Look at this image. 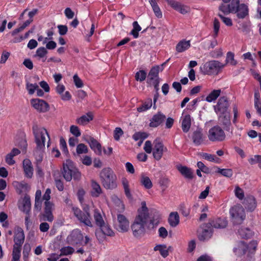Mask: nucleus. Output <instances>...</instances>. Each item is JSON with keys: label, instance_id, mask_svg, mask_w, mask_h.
Wrapping results in <instances>:
<instances>
[{"label": "nucleus", "instance_id": "nucleus-1", "mask_svg": "<svg viewBox=\"0 0 261 261\" xmlns=\"http://www.w3.org/2000/svg\"><path fill=\"white\" fill-rule=\"evenodd\" d=\"M102 186L107 190H113L117 187V176L113 170L109 167L104 168L99 173Z\"/></svg>", "mask_w": 261, "mask_h": 261}, {"label": "nucleus", "instance_id": "nucleus-2", "mask_svg": "<svg viewBox=\"0 0 261 261\" xmlns=\"http://www.w3.org/2000/svg\"><path fill=\"white\" fill-rule=\"evenodd\" d=\"M225 66L219 61L211 60L206 62L200 66V70L204 74L216 75L221 73Z\"/></svg>", "mask_w": 261, "mask_h": 261}, {"label": "nucleus", "instance_id": "nucleus-3", "mask_svg": "<svg viewBox=\"0 0 261 261\" xmlns=\"http://www.w3.org/2000/svg\"><path fill=\"white\" fill-rule=\"evenodd\" d=\"M32 130L35 137V141L37 145V149L43 150L44 148L46 135L48 139L47 143V147H48L50 139L47 130L43 127H39L37 125L33 126Z\"/></svg>", "mask_w": 261, "mask_h": 261}, {"label": "nucleus", "instance_id": "nucleus-4", "mask_svg": "<svg viewBox=\"0 0 261 261\" xmlns=\"http://www.w3.org/2000/svg\"><path fill=\"white\" fill-rule=\"evenodd\" d=\"M148 219V218H145L144 214L136 216L133 223L131 225L133 233L135 237H140L144 233L145 231V226Z\"/></svg>", "mask_w": 261, "mask_h": 261}, {"label": "nucleus", "instance_id": "nucleus-5", "mask_svg": "<svg viewBox=\"0 0 261 261\" xmlns=\"http://www.w3.org/2000/svg\"><path fill=\"white\" fill-rule=\"evenodd\" d=\"M72 211L74 216L81 223L84 224L85 226L90 227H93L88 207H85L84 208V211H82L79 207H72Z\"/></svg>", "mask_w": 261, "mask_h": 261}, {"label": "nucleus", "instance_id": "nucleus-6", "mask_svg": "<svg viewBox=\"0 0 261 261\" xmlns=\"http://www.w3.org/2000/svg\"><path fill=\"white\" fill-rule=\"evenodd\" d=\"M231 221L233 224L239 225L243 223L246 218L245 210L241 205H235L229 210Z\"/></svg>", "mask_w": 261, "mask_h": 261}, {"label": "nucleus", "instance_id": "nucleus-7", "mask_svg": "<svg viewBox=\"0 0 261 261\" xmlns=\"http://www.w3.org/2000/svg\"><path fill=\"white\" fill-rule=\"evenodd\" d=\"M208 138L212 142H221L226 138L224 129L220 125H216L211 128L208 132Z\"/></svg>", "mask_w": 261, "mask_h": 261}, {"label": "nucleus", "instance_id": "nucleus-8", "mask_svg": "<svg viewBox=\"0 0 261 261\" xmlns=\"http://www.w3.org/2000/svg\"><path fill=\"white\" fill-rule=\"evenodd\" d=\"M93 217L96 225L101 229L103 233L108 236H113L114 235L113 230L105 223L99 210L97 209L94 210Z\"/></svg>", "mask_w": 261, "mask_h": 261}, {"label": "nucleus", "instance_id": "nucleus-9", "mask_svg": "<svg viewBox=\"0 0 261 261\" xmlns=\"http://www.w3.org/2000/svg\"><path fill=\"white\" fill-rule=\"evenodd\" d=\"M24 233L21 227H17L14 233L13 251L21 253V246L24 241Z\"/></svg>", "mask_w": 261, "mask_h": 261}, {"label": "nucleus", "instance_id": "nucleus-10", "mask_svg": "<svg viewBox=\"0 0 261 261\" xmlns=\"http://www.w3.org/2000/svg\"><path fill=\"white\" fill-rule=\"evenodd\" d=\"M218 115V122L220 126L226 132H230L232 134V127H231V123L230 121V114H219Z\"/></svg>", "mask_w": 261, "mask_h": 261}, {"label": "nucleus", "instance_id": "nucleus-11", "mask_svg": "<svg viewBox=\"0 0 261 261\" xmlns=\"http://www.w3.org/2000/svg\"><path fill=\"white\" fill-rule=\"evenodd\" d=\"M168 60H169L161 65H155L151 68L147 75V77L150 82L160 81L159 73L163 71L166 63Z\"/></svg>", "mask_w": 261, "mask_h": 261}, {"label": "nucleus", "instance_id": "nucleus-12", "mask_svg": "<svg viewBox=\"0 0 261 261\" xmlns=\"http://www.w3.org/2000/svg\"><path fill=\"white\" fill-rule=\"evenodd\" d=\"M167 151V148L159 139H155L153 141L152 154L156 160L159 161L162 158L164 152Z\"/></svg>", "mask_w": 261, "mask_h": 261}, {"label": "nucleus", "instance_id": "nucleus-13", "mask_svg": "<svg viewBox=\"0 0 261 261\" xmlns=\"http://www.w3.org/2000/svg\"><path fill=\"white\" fill-rule=\"evenodd\" d=\"M229 103L226 97H220L216 106H214V111L217 115L230 113L227 111Z\"/></svg>", "mask_w": 261, "mask_h": 261}, {"label": "nucleus", "instance_id": "nucleus-14", "mask_svg": "<svg viewBox=\"0 0 261 261\" xmlns=\"http://www.w3.org/2000/svg\"><path fill=\"white\" fill-rule=\"evenodd\" d=\"M257 242L255 241L250 242L247 246L244 242H241L238 248H234L233 250L236 255H240L245 253L246 249H249L250 252L252 251L254 252L257 248Z\"/></svg>", "mask_w": 261, "mask_h": 261}, {"label": "nucleus", "instance_id": "nucleus-15", "mask_svg": "<svg viewBox=\"0 0 261 261\" xmlns=\"http://www.w3.org/2000/svg\"><path fill=\"white\" fill-rule=\"evenodd\" d=\"M84 236L79 229H73L67 237V242L69 244L75 245L81 243Z\"/></svg>", "mask_w": 261, "mask_h": 261}, {"label": "nucleus", "instance_id": "nucleus-16", "mask_svg": "<svg viewBox=\"0 0 261 261\" xmlns=\"http://www.w3.org/2000/svg\"><path fill=\"white\" fill-rule=\"evenodd\" d=\"M31 103L38 112L44 113L49 110V105L44 100L40 99H32Z\"/></svg>", "mask_w": 261, "mask_h": 261}, {"label": "nucleus", "instance_id": "nucleus-17", "mask_svg": "<svg viewBox=\"0 0 261 261\" xmlns=\"http://www.w3.org/2000/svg\"><path fill=\"white\" fill-rule=\"evenodd\" d=\"M73 168V163L70 160H67L66 162L63 164L62 173L66 181H69L72 179Z\"/></svg>", "mask_w": 261, "mask_h": 261}, {"label": "nucleus", "instance_id": "nucleus-18", "mask_svg": "<svg viewBox=\"0 0 261 261\" xmlns=\"http://www.w3.org/2000/svg\"><path fill=\"white\" fill-rule=\"evenodd\" d=\"M118 223L116 225V229L121 232H126L128 230L129 223L126 218L123 215H117Z\"/></svg>", "mask_w": 261, "mask_h": 261}, {"label": "nucleus", "instance_id": "nucleus-19", "mask_svg": "<svg viewBox=\"0 0 261 261\" xmlns=\"http://www.w3.org/2000/svg\"><path fill=\"white\" fill-rule=\"evenodd\" d=\"M192 139L196 146L203 144L205 140V136L203 133L202 129L198 128L194 130L192 135Z\"/></svg>", "mask_w": 261, "mask_h": 261}, {"label": "nucleus", "instance_id": "nucleus-20", "mask_svg": "<svg viewBox=\"0 0 261 261\" xmlns=\"http://www.w3.org/2000/svg\"><path fill=\"white\" fill-rule=\"evenodd\" d=\"M166 118V116L161 112H158L150 119L149 126L152 127H156L165 120Z\"/></svg>", "mask_w": 261, "mask_h": 261}, {"label": "nucleus", "instance_id": "nucleus-21", "mask_svg": "<svg viewBox=\"0 0 261 261\" xmlns=\"http://www.w3.org/2000/svg\"><path fill=\"white\" fill-rule=\"evenodd\" d=\"M227 225V221L225 218H218L211 220L206 226L209 228L213 227L215 228H224Z\"/></svg>", "mask_w": 261, "mask_h": 261}, {"label": "nucleus", "instance_id": "nucleus-22", "mask_svg": "<svg viewBox=\"0 0 261 261\" xmlns=\"http://www.w3.org/2000/svg\"><path fill=\"white\" fill-rule=\"evenodd\" d=\"M176 168L186 179L191 180L193 178L194 174L191 168L181 165L177 166Z\"/></svg>", "mask_w": 261, "mask_h": 261}, {"label": "nucleus", "instance_id": "nucleus-23", "mask_svg": "<svg viewBox=\"0 0 261 261\" xmlns=\"http://www.w3.org/2000/svg\"><path fill=\"white\" fill-rule=\"evenodd\" d=\"M19 209L25 214H30L31 209V203L30 197L29 195H25L23 198L21 204L18 206Z\"/></svg>", "mask_w": 261, "mask_h": 261}, {"label": "nucleus", "instance_id": "nucleus-24", "mask_svg": "<svg viewBox=\"0 0 261 261\" xmlns=\"http://www.w3.org/2000/svg\"><path fill=\"white\" fill-rule=\"evenodd\" d=\"M22 164L25 176L32 178L33 175V168L31 161L25 159L23 160Z\"/></svg>", "mask_w": 261, "mask_h": 261}, {"label": "nucleus", "instance_id": "nucleus-25", "mask_svg": "<svg viewBox=\"0 0 261 261\" xmlns=\"http://www.w3.org/2000/svg\"><path fill=\"white\" fill-rule=\"evenodd\" d=\"M20 153V150L16 148H14L11 152L6 155L5 161L7 164L10 166L15 164V161L13 158Z\"/></svg>", "mask_w": 261, "mask_h": 261}, {"label": "nucleus", "instance_id": "nucleus-26", "mask_svg": "<svg viewBox=\"0 0 261 261\" xmlns=\"http://www.w3.org/2000/svg\"><path fill=\"white\" fill-rule=\"evenodd\" d=\"M237 17L239 19H244L249 15V9L248 6L245 4H241L237 11L234 12Z\"/></svg>", "mask_w": 261, "mask_h": 261}, {"label": "nucleus", "instance_id": "nucleus-27", "mask_svg": "<svg viewBox=\"0 0 261 261\" xmlns=\"http://www.w3.org/2000/svg\"><path fill=\"white\" fill-rule=\"evenodd\" d=\"M245 208L250 212L253 211L256 207V201L253 196L247 197L245 200Z\"/></svg>", "mask_w": 261, "mask_h": 261}, {"label": "nucleus", "instance_id": "nucleus-28", "mask_svg": "<svg viewBox=\"0 0 261 261\" xmlns=\"http://www.w3.org/2000/svg\"><path fill=\"white\" fill-rule=\"evenodd\" d=\"M207 228L203 229L201 232L198 234V239L200 241H206L210 239L212 236L213 231L209 226H205Z\"/></svg>", "mask_w": 261, "mask_h": 261}, {"label": "nucleus", "instance_id": "nucleus-29", "mask_svg": "<svg viewBox=\"0 0 261 261\" xmlns=\"http://www.w3.org/2000/svg\"><path fill=\"white\" fill-rule=\"evenodd\" d=\"M89 146L92 150L94 152L100 155L102 153L101 145V144L94 138H91L89 140Z\"/></svg>", "mask_w": 261, "mask_h": 261}, {"label": "nucleus", "instance_id": "nucleus-30", "mask_svg": "<svg viewBox=\"0 0 261 261\" xmlns=\"http://www.w3.org/2000/svg\"><path fill=\"white\" fill-rule=\"evenodd\" d=\"M191 46L190 41L182 39L180 41L176 46V50L177 53H182L188 49Z\"/></svg>", "mask_w": 261, "mask_h": 261}, {"label": "nucleus", "instance_id": "nucleus-31", "mask_svg": "<svg viewBox=\"0 0 261 261\" xmlns=\"http://www.w3.org/2000/svg\"><path fill=\"white\" fill-rule=\"evenodd\" d=\"M191 126V119L190 115L187 114L183 116L181 123L182 130L184 133L189 132Z\"/></svg>", "mask_w": 261, "mask_h": 261}, {"label": "nucleus", "instance_id": "nucleus-32", "mask_svg": "<svg viewBox=\"0 0 261 261\" xmlns=\"http://www.w3.org/2000/svg\"><path fill=\"white\" fill-rule=\"evenodd\" d=\"M93 118V115L91 112H88L86 115H82L80 118L76 119V123L80 125H84Z\"/></svg>", "mask_w": 261, "mask_h": 261}, {"label": "nucleus", "instance_id": "nucleus-33", "mask_svg": "<svg viewBox=\"0 0 261 261\" xmlns=\"http://www.w3.org/2000/svg\"><path fill=\"white\" fill-rule=\"evenodd\" d=\"M169 224L172 227H176L179 223V217L177 212H171L168 218Z\"/></svg>", "mask_w": 261, "mask_h": 261}, {"label": "nucleus", "instance_id": "nucleus-34", "mask_svg": "<svg viewBox=\"0 0 261 261\" xmlns=\"http://www.w3.org/2000/svg\"><path fill=\"white\" fill-rule=\"evenodd\" d=\"M91 187L92 189L91 191L92 196L95 197H98L102 193V190L99 184L96 181L92 180Z\"/></svg>", "mask_w": 261, "mask_h": 261}, {"label": "nucleus", "instance_id": "nucleus-35", "mask_svg": "<svg viewBox=\"0 0 261 261\" xmlns=\"http://www.w3.org/2000/svg\"><path fill=\"white\" fill-rule=\"evenodd\" d=\"M140 184L146 189H150L152 187V183L149 177L142 174L140 180Z\"/></svg>", "mask_w": 261, "mask_h": 261}, {"label": "nucleus", "instance_id": "nucleus-36", "mask_svg": "<svg viewBox=\"0 0 261 261\" xmlns=\"http://www.w3.org/2000/svg\"><path fill=\"white\" fill-rule=\"evenodd\" d=\"M121 183L124 191L125 195L128 199H132V195L129 189V181L126 178L123 177L121 179Z\"/></svg>", "mask_w": 261, "mask_h": 261}, {"label": "nucleus", "instance_id": "nucleus-37", "mask_svg": "<svg viewBox=\"0 0 261 261\" xmlns=\"http://www.w3.org/2000/svg\"><path fill=\"white\" fill-rule=\"evenodd\" d=\"M154 251H159L164 258L166 257L169 255V249L167 248L166 245H158L154 247Z\"/></svg>", "mask_w": 261, "mask_h": 261}, {"label": "nucleus", "instance_id": "nucleus-38", "mask_svg": "<svg viewBox=\"0 0 261 261\" xmlns=\"http://www.w3.org/2000/svg\"><path fill=\"white\" fill-rule=\"evenodd\" d=\"M149 3L152 7L155 15L159 18H162L163 16L162 12L155 0H149Z\"/></svg>", "mask_w": 261, "mask_h": 261}, {"label": "nucleus", "instance_id": "nucleus-39", "mask_svg": "<svg viewBox=\"0 0 261 261\" xmlns=\"http://www.w3.org/2000/svg\"><path fill=\"white\" fill-rule=\"evenodd\" d=\"M239 235L244 239H248L253 236L252 231L248 228H241L238 230Z\"/></svg>", "mask_w": 261, "mask_h": 261}, {"label": "nucleus", "instance_id": "nucleus-40", "mask_svg": "<svg viewBox=\"0 0 261 261\" xmlns=\"http://www.w3.org/2000/svg\"><path fill=\"white\" fill-rule=\"evenodd\" d=\"M152 106V101L151 98H148L143 102L142 105L137 108L139 112H143L149 110Z\"/></svg>", "mask_w": 261, "mask_h": 261}, {"label": "nucleus", "instance_id": "nucleus-41", "mask_svg": "<svg viewBox=\"0 0 261 261\" xmlns=\"http://www.w3.org/2000/svg\"><path fill=\"white\" fill-rule=\"evenodd\" d=\"M133 29L131 31L130 34L133 35L134 38H137L139 37V32L141 30L142 28L137 21H134L133 23Z\"/></svg>", "mask_w": 261, "mask_h": 261}, {"label": "nucleus", "instance_id": "nucleus-42", "mask_svg": "<svg viewBox=\"0 0 261 261\" xmlns=\"http://www.w3.org/2000/svg\"><path fill=\"white\" fill-rule=\"evenodd\" d=\"M221 93V90H213L206 97V100L208 102H212L215 100Z\"/></svg>", "mask_w": 261, "mask_h": 261}, {"label": "nucleus", "instance_id": "nucleus-43", "mask_svg": "<svg viewBox=\"0 0 261 261\" xmlns=\"http://www.w3.org/2000/svg\"><path fill=\"white\" fill-rule=\"evenodd\" d=\"M54 217L53 213L51 211H44L40 218L41 221H48L51 222L54 220Z\"/></svg>", "mask_w": 261, "mask_h": 261}, {"label": "nucleus", "instance_id": "nucleus-44", "mask_svg": "<svg viewBox=\"0 0 261 261\" xmlns=\"http://www.w3.org/2000/svg\"><path fill=\"white\" fill-rule=\"evenodd\" d=\"M234 55L233 53L230 51L228 52L226 55L225 63H224V64H225V66L227 64H229L232 66L237 65V61L234 60Z\"/></svg>", "mask_w": 261, "mask_h": 261}, {"label": "nucleus", "instance_id": "nucleus-45", "mask_svg": "<svg viewBox=\"0 0 261 261\" xmlns=\"http://www.w3.org/2000/svg\"><path fill=\"white\" fill-rule=\"evenodd\" d=\"M241 4L240 3V0H231V2L228 4L229 8L231 13H234L237 11V9Z\"/></svg>", "mask_w": 261, "mask_h": 261}, {"label": "nucleus", "instance_id": "nucleus-46", "mask_svg": "<svg viewBox=\"0 0 261 261\" xmlns=\"http://www.w3.org/2000/svg\"><path fill=\"white\" fill-rule=\"evenodd\" d=\"M148 137V135L146 133L141 132H136L133 135V138L135 141L139 140L144 141Z\"/></svg>", "mask_w": 261, "mask_h": 261}, {"label": "nucleus", "instance_id": "nucleus-47", "mask_svg": "<svg viewBox=\"0 0 261 261\" xmlns=\"http://www.w3.org/2000/svg\"><path fill=\"white\" fill-rule=\"evenodd\" d=\"M76 152L78 155L87 153L88 152V148L85 144L80 143L76 146Z\"/></svg>", "mask_w": 261, "mask_h": 261}, {"label": "nucleus", "instance_id": "nucleus-48", "mask_svg": "<svg viewBox=\"0 0 261 261\" xmlns=\"http://www.w3.org/2000/svg\"><path fill=\"white\" fill-rule=\"evenodd\" d=\"M217 172L226 177H231L233 175V171L231 169L218 168Z\"/></svg>", "mask_w": 261, "mask_h": 261}, {"label": "nucleus", "instance_id": "nucleus-49", "mask_svg": "<svg viewBox=\"0 0 261 261\" xmlns=\"http://www.w3.org/2000/svg\"><path fill=\"white\" fill-rule=\"evenodd\" d=\"M220 22L218 19L215 18L213 22L214 34L213 35L214 38H216L218 35L220 30Z\"/></svg>", "mask_w": 261, "mask_h": 261}, {"label": "nucleus", "instance_id": "nucleus-50", "mask_svg": "<svg viewBox=\"0 0 261 261\" xmlns=\"http://www.w3.org/2000/svg\"><path fill=\"white\" fill-rule=\"evenodd\" d=\"M60 255H68L72 254L74 252V249L72 247L66 246L62 248L60 250Z\"/></svg>", "mask_w": 261, "mask_h": 261}, {"label": "nucleus", "instance_id": "nucleus-51", "mask_svg": "<svg viewBox=\"0 0 261 261\" xmlns=\"http://www.w3.org/2000/svg\"><path fill=\"white\" fill-rule=\"evenodd\" d=\"M38 88V85L35 83L32 84L31 83H27L26 85V88L28 91V93L30 95H32L34 93L35 90Z\"/></svg>", "mask_w": 261, "mask_h": 261}, {"label": "nucleus", "instance_id": "nucleus-52", "mask_svg": "<svg viewBox=\"0 0 261 261\" xmlns=\"http://www.w3.org/2000/svg\"><path fill=\"white\" fill-rule=\"evenodd\" d=\"M141 210H138V214H144L145 215V218H149V213H148V208L147 207L146 205V203L145 201H143L141 202Z\"/></svg>", "mask_w": 261, "mask_h": 261}, {"label": "nucleus", "instance_id": "nucleus-53", "mask_svg": "<svg viewBox=\"0 0 261 261\" xmlns=\"http://www.w3.org/2000/svg\"><path fill=\"white\" fill-rule=\"evenodd\" d=\"M146 76V72L144 70H141L136 73L135 79L137 81L142 82L145 80Z\"/></svg>", "mask_w": 261, "mask_h": 261}, {"label": "nucleus", "instance_id": "nucleus-54", "mask_svg": "<svg viewBox=\"0 0 261 261\" xmlns=\"http://www.w3.org/2000/svg\"><path fill=\"white\" fill-rule=\"evenodd\" d=\"M31 251L30 245L28 244H25L23 249V257L24 261H27L29 253Z\"/></svg>", "mask_w": 261, "mask_h": 261}, {"label": "nucleus", "instance_id": "nucleus-55", "mask_svg": "<svg viewBox=\"0 0 261 261\" xmlns=\"http://www.w3.org/2000/svg\"><path fill=\"white\" fill-rule=\"evenodd\" d=\"M48 51L44 47H40L37 48L36 51V56L40 58H43L47 54Z\"/></svg>", "mask_w": 261, "mask_h": 261}, {"label": "nucleus", "instance_id": "nucleus-56", "mask_svg": "<svg viewBox=\"0 0 261 261\" xmlns=\"http://www.w3.org/2000/svg\"><path fill=\"white\" fill-rule=\"evenodd\" d=\"M160 218L161 217L159 212L155 211L153 218L150 220V224H152L153 226L157 225L159 223Z\"/></svg>", "mask_w": 261, "mask_h": 261}, {"label": "nucleus", "instance_id": "nucleus-57", "mask_svg": "<svg viewBox=\"0 0 261 261\" xmlns=\"http://www.w3.org/2000/svg\"><path fill=\"white\" fill-rule=\"evenodd\" d=\"M168 4L175 10L177 11L181 4L175 0H166Z\"/></svg>", "mask_w": 261, "mask_h": 261}, {"label": "nucleus", "instance_id": "nucleus-58", "mask_svg": "<svg viewBox=\"0 0 261 261\" xmlns=\"http://www.w3.org/2000/svg\"><path fill=\"white\" fill-rule=\"evenodd\" d=\"M197 166L198 168L204 173L208 174L211 172V170L210 168L204 165V164L202 162H198L197 163Z\"/></svg>", "mask_w": 261, "mask_h": 261}, {"label": "nucleus", "instance_id": "nucleus-59", "mask_svg": "<svg viewBox=\"0 0 261 261\" xmlns=\"http://www.w3.org/2000/svg\"><path fill=\"white\" fill-rule=\"evenodd\" d=\"M236 196L240 200L244 198V193L243 190L239 187H236L234 190Z\"/></svg>", "mask_w": 261, "mask_h": 261}, {"label": "nucleus", "instance_id": "nucleus-60", "mask_svg": "<svg viewBox=\"0 0 261 261\" xmlns=\"http://www.w3.org/2000/svg\"><path fill=\"white\" fill-rule=\"evenodd\" d=\"M60 145L61 149L66 154L68 153V150L66 144V142L65 139L63 138H60Z\"/></svg>", "mask_w": 261, "mask_h": 261}, {"label": "nucleus", "instance_id": "nucleus-61", "mask_svg": "<svg viewBox=\"0 0 261 261\" xmlns=\"http://www.w3.org/2000/svg\"><path fill=\"white\" fill-rule=\"evenodd\" d=\"M123 134V132L120 127H116L114 132V138L116 141H119L120 137Z\"/></svg>", "mask_w": 261, "mask_h": 261}, {"label": "nucleus", "instance_id": "nucleus-62", "mask_svg": "<svg viewBox=\"0 0 261 261\" xmlns=\"http://www.w3.org/2000/svg\"><path fill=\"white\" fill-rule=\"evenodd\" d=\"M70 133L74 135L75 137H80L81 133L77 126L71 125L70 127Z\"/></svg>", "mask_w": 261, "mask_h": 261}, {"label": "nucleus", "instance_id": "nucleus-63", "mask_svg": "<svg viewBox=\"0 0 261 261\" xmlns=\"http://www.w3.org/2000/svg\"><path fill=\"white\" fill-rule=\"evenodd\" d=\"M218 16L226 25L228 27H231L232 25V22L231 18L226 17L221 14H218Z\"/></svg>", "mask_w": 261, "mask_h": 261}, {"label": "nucleus", "instance_id": "nucleus-64", "mask_svg": "<svg viewBox=\"0 0 261 261\" xmlns=\"http://www.w3.org/2000/svg\"><path fill=\"white\" fill-rule=\"evenodd\" d=\"M248 162L251 165L256 163H261V155H255L253 157L249 159Z\"/></svg>", "mask_w": 261, "mask_h": 261}]
</instances>
